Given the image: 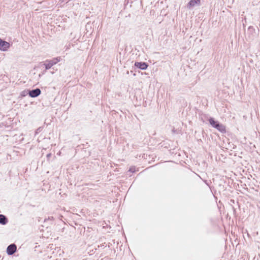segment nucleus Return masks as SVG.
Segmentation results:
<instances>
[{"label": "nucleus", "mask_w": 260, "mask_h": 260, "mask_svg": "<svg viewBox=\"0 0 260 260\" xmlns=\"http://www.w3.org/2000/svg\"><path fill=\"white\" fill-rule=\"evenodd\" d=\"M60 61V57H57L56 58H54L50 60H47L45 63H44V65L45 66V69L46 70H48L50 69L53 66L56 64L57 62H59Z\"/></svg>", "instance_id": "1"}, {"label": "nucleus", "mask_w": 260, "mask_h": 260, "mask_svg": "<svg viewBox=\"0 0 260 260\" xmlns=\"http://www.w3.org/2000/svg\"><path fill=\"white\" fill-rule=\"evenodd\" d=\"M10 45L9 43L3 41L0 39V50L6 51L10 47Z\"/></svg>", "instance_id": "2"}, {"label": "nucleus", "mask_w": 260, "mask_h": 260, "mask_svg": "<svg viewBox=\"0 0 260 260\" xmlns=\"http://www.w3.org/2000/svg\"><path fill=\"white\" fill-rule=\"evenodd\" d=\"M16 246L14 244L9 245L7 248V252L8 255L13 254L16 251Z\"/></svg>", "instance_id": "3"}, {"label": "nucleus", "mask_w": 260, "mask_h": 260, "mask_svg": "<svg viewBox=\"0 0 260 260\" xmlns=\"http://www.w3.org/2000/svg\"><path fill=\"white\" fill-rule=\"evenodd\" d=\"M41 93V90L39 88H36L31 90H29L28 94L31 98H36Z\"/></svg>", "instance_id": "4"}, {"label": "nucleus", "mask_w": 260, "mask_h": 260, "mask_svg": "<svg viewBox=\"0 0 260 260\" xmlns=\"http://www.w3.org/2000/svg\"><path fill=\"white\" fill-rule=\"evenodd\" d=\"M200 4H201L200 0H191L188 3L187 7L188 9H190L195 6H200Z\"/></svg>", "instance_id": "5"}, {"label": "nucleus", "mask_w": 260, "mask_h": 260, "mask_svg": "<svg viewBox=\"0 0 260 260\" xmlns=\"http://www.w3.org/2000/svg\"><path fill=\"white\" fill-rule=\"evenodd\" d=\"M135 66L140 69L145 70H146L148 67V65L144 62H136L135 63Z\"/></svg>", "instance_id": "6"}, {"label": "nucleus", "mask_w": 260, "mask_h": 260, "mask_svg": "<svg viewBox=\"0 0 260 260\" xmlns=\"http://www.w3.org/2000/svg\"><path fill=\"white\" fill-rule=\"evenodd\" d=\"M7 223V219L5 216L0 214V223L5 225Z\"/></svg>", "instance_id": "7"}, {"label": "nucleus", "mask_w": 260, "mask_h": 260, "mask_svg": "<svg viewBox=\"0 0 260 260\" xmlns=\"http://www.w3.org/2000/svg\"><path fill=\"white\" fill-rule=\"evenodd\" d=\"M215 128L221 133H225V127L222 124L218 123Z\"/></svg>", "instance_id": "8"}, {"label": "nucleus", "mask_w": 260, "mask_h": 260, "mask_svg": "<svg viewBox=\"0 0 260 260\" xmlns=\"http://www.w3.org/2000/svg\"><path fill=\"white\" fill-rule=\"evenodd\" d=\"M210 124L214 127H216V125L218 124V122L212 118H210L209 120Z\"/></svg>", "instance_id": "9"}, {"label": "nucleus", "mask_w": 260, "mask_h": 260, "mask_svg": "<svg viewBox=\"0 0 260 260\" xmlns=\"http://www.w3.org/2000/svg\"><path fill=\"white\" fill-rule=\"evenodd\" d=\"M129 171L132 173L135 172L136 171V169L135 167H131L129 169Z\"/></svg>", "instance_id": "10"}, {"label": "nucleus", "mask_w": 260, "mask_h": 260, "mask_svg": "<svg viewBox=\"0 0 260 260\" xmlns=\"http://www.w3.org/2000/svg\"><path fill=\"white\" fill-rule=\"evenodd\" d=\"M50 156H51V154H50V153H49V154H48L47 155V157H49Z\"/></svg>", "instance_id": "11"}, {"label": "nucleus", "mask_w": 260, "mask_h": 260, "mask_svg": "<svg viewBox=\"0 0 260 260\" xmlns=\"http://www.w3.org/2000/svg\"><path fill=\"white\" fill-rule=\"evenodd\" d=\"M53 219V217H50L48 218V219Z\"/></svg>", "instance_id": "12"}, {"label": "nucleus", "mask_w": 260, "mask_h": 260, "mask_svg": "<svg viewBox=\"0 0 260 260\" xmlns=\"http://www.w3.org/2000/svg\"><path fill=\"white\" fill-rule=\"evenodd\" d=\"M232 145L233 146L232 147V148H233V149H234V148H235V146L234 145H233V144H232Z\"/></svg>", "instance_id": "13"}]
</instances>
